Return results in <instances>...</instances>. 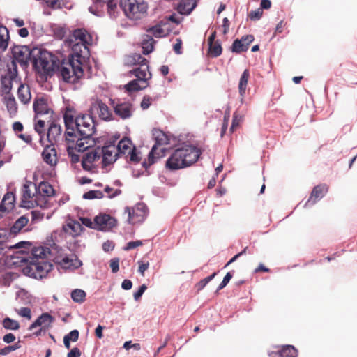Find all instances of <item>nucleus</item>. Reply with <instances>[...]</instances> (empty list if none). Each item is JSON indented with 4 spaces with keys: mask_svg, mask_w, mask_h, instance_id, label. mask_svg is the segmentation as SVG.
<instances>
[{
    "mask_svg": "<svg viewBox=\"0 0 357 357\" xmlns=\"http://www.w3.org/2000/svg\"><path fill=\"white\" fill-rule=\"evenodd\" d=\"M66 141L75 142L77 136L91 137L95 132V122L89 114H79L75 118L66 112L64 116Z\"/></svg>",
    "mask_w": 357,
    "mask_h": 357,
    "instance_id": "nucleus-1",
    "label": "nucleus"
},
{
    "mask_svg": "<svg viewBox=\"0 0 357 357\" xmlns=\"http://www.w3.org/2000/svg\"><path fill=\"white\" fill-rule=\"evenodd\" d=\"M88 59L85 55L72 52L68 60L59 63L58 71L62 79L69 84L78 83L84 76V68L87 66Z\"/></svg>",
    "mask_w": 357,
    "mask_h": 357,
    "instance_id": "nucleus-2",
    "label": "nucleus"
},
{
    "mask_svg": "<svg viewBox=\"0 0 357 357\" xmlns=\"http://www.w3.org/2000/svg\"><path fill=\"white\" fill-rule=\"evenodd\" d=\"M201 153L197 147L192 145L178 148L166 161V168L169 170H178L189 167L197 161Z\"/></svg>",
    "mask_w": 357,
    "mask_h": 357,
    "instance_id": "nucleus-3",
    "label": "nucleus"
},
{
    "mask_svg": "<svg viewBox=\"0 0 357 357\" xmlns=\"http://www.w3.org/2000/svg\"><path fill=\"white\" fill-rule=\"evenodd\" d=\"M60 61L52 53L38 48L33 49V68L39 73L48 75L58 70Z\"/></svg>",
    "mask_w": 357,
    "mask_h": 357,
    "instance_id": "nucleus-4",
    "label": "nucleus"
},
{
    "mask_svg": "<svg viewBox=\"0 0 357 357\" xmlns=\"http://www.w3.org/2000/svg\"><path fill=\"white\" fill-rule=\"evenodd\" d=\"M72 37L74 44L72 45V52L77 54L85 55L89 58L88 46L93 43L91 35L84 29H77L73 31ZM73 42V40H72Z\"/></svg>",
    "mask_w": 357,
    "mask_h": 357,
    "instance_id": "nucleus-5",
    "label": "nucleus"
},
{
    "mask_svg": "<svg viewBox=\"0 0 357 357\" xmlns=\"http://www.w3.org/2000/svg\"><path fill=\"white\" fill-rule=\"evenodd\" d=\"M120 7L125 15L132 20L142 18L148 9L147 3L144 0H121Z\"/></svg>",
    "mask_w": 357,
    "mask_h": 357,
    "instance_id": "nucleus-6",
    "label": "nucleus"
},
{
    "mask_svg": "<svg viewBox=\"0 0 357 357\" xmlns=\"http://www.w3.org/2000/svg\"><path fill=\"white\" fill-rule=\"evenodd\" d=\"M129 74L134 75L137 79L132 80L125 85V89L128 92L142 90L148 87V81L151 78V73H147V68L143 66L138 70H131Z\"/></svg>",
    "mask_w": 357,
    "mask_h": 357,
    "instance_id": "nucleus-7",
    "label": "nucleus"
},
{
    "mask_svg": "<svg viewBox=\"0 0 357 357\" xmlns=\"http://www.w3.org/2000/svg\"><path fill=\"white\" fill-rule=\"evenodd\" d=\"M153 137L155 140V144L152 147L149 156V165L155 162L154 158H161L164 155L165 148L164 145H167L169 143V139L167 135L162 130L158 129H154L153 130Z\"/></svg>",
    "mask_w": 357,
    "mask_h": 357,
    "instance_id": "nucleus-8",
    "label": "nucleus"
},
{
    "mask_svg": "<svg viewBox=\"0 0 357 357\" xmlns=\"http://www.w3.org/2000/svg\"><path fill=\"white\" fill-rule=\"evenodd\" d=\"M52 265L46 261H35L25 267L23 271L34 278H43L52 270Z\"/></svg>",
    "mask_w": 357,
    "mask_h": 357,
    "instance_id": "nucleus-9",
    "label": "nucleus"
},
{
    "mask_svg": "<svg viewBox=\"0 0 357 357\" xmlns=\"http://www.w3.org/2000/svg\"><path fill=\"white\" fill-rule=\"evenodd\" d=\"M33 107L36 118H45L47 123L54 120V112L49 105L46 98L43 97L36 98Z\"/></svg>",
    "mask_w": 357,
    "mask_h": 357,
    "instance_id": "nucleus-10",
    "label": "nucleus"
},
{
    "mask_svg": "<svg viewBox=\"0 0 357 357\" xmlns=\"http://www.w3.org/2000/svg\"><path fill=\"white\" fill-rule=\"evenodd\" d=\"M13 56V65L15 66V61L18 62L22 66L26 67L29 61H33V49L31 50L27 46H14L12 49Z\"/></svg>",
    "mask_w": 357,
    "mask_h": 357,
    "instance_id": "nucleus-11",
    "label": "nucleus"
},
{
    "mask_svg": "<svg viewBox=\"0 0 357 357\" xmlns=\"http://www.w3.org/2000/svg\"><path fill=\"white\" fill-rule=\"evenodd\" d=\"M91 115H98L99 118L104 121H110L112 119V113L108 106L100 99H92L90 109Z\"/></svg>",
    "mask_w": 357,
    "mask_h": 357,
    "instance_id": "nucleus-12",
    "label": "nucleus"
},
{
    "mask_svg": "<svg viewBox=\"0 0 357 357\" xmlns=\"http://www.w3.org/2000/svg\"><path fill=\"white\" fill-rule=\"evenodd\" d=\"M100 147L88 151L82 157V166L83 169L88 172H94L96 168V162L100 160Z\"/></svg>",
    "mask_w": 357,
    "mask_h": 357,
    "instance_id": "nucleus-13",
    "label": "nucleus"
},
{
    "mask_svg": "<svg viewBox=\"0 0 357 357\" xmlns=\"http://www.w3.org/2000/svg\"><path fill=\"white\" fill-rule=\"evenodd\" d=\"M128 215V221L131 224L142 222L147 215V208L144 204H138L134 208H125Z\"/></svg>",
    "mask_w": 357,
    "mask_h": 357,
    "instance_id": "nucleus-14",
    "label": "nucleus"
},
{
    "mask_svg": "<svg viewBox=\"0 0 357 357\" xmlns=\"http://www.w3.org/2000/svg\"><path fill=\"white\" fill-rule=\"evenodd\" d=\"M49 128L47 132V139L50 145H55L66 139L65 134L63 135V130L61 125L54 122V119L49 123Z\"/></svg>",
    "mask_w": 357,
    "mask_h": 357,
    "instance_id": "nucleus-15",
    "label": "nucleus"
},
{
    "mask_svg": "<svg viewBox=\"0 0 357 357\" xmlns=\"http://www.w3.org/2000/svg\"><path fill=\"white\" fill-rule=\"evenodd\" d=\"M111 105L112 106L116 115L122 119H126L131 117L132 114V105L129 102H120L110 99Z\"/></svg>",
    "mask_w": 357,
    "mask_h": 357,
    "instance_id": "nucleus-16",
    "label": "nucleus"
},
{
    "mask_svg": "<svg viewBox=\"0 0 357 357\" xmlns=\"http://www.w3.org/2000/svg\"><path fill=\"white\" fill-rule=\"evenodd\" d=\"M116 225V220L107 214H101L95 218V229L109 231Z\"/></svg>",
    "mask_w": 357,
    "mask_h": 357,
    "instance_id": "nucleus-17",
    "label": "nucleus"
},
{
    "mask_svg": "<svg viewBox=\"0 0 357 357\" xmlns=\"http://www.w3.org/2000/svg\"><path fill=\"white\" fill-rule=\"evenodd\" d=\"M54 321V318L50 314L47 312L43 313L34 322L30 325L29 330L32 331L34 328L40 326L41 328L36 333V335H38L40 334L43 328H49Z\"/></svg>",
    "mask_w": 357,
    "mask_h": 357,
    "instance_id": "nucleus-18",
    "label": "nucleus"
},
{
    "mask_svg": "<svg viewBox=\"0 0 357 357\" xmlns=\"http://www.w3.org/2000/svg\"><path fill=\"white\" fill-rule=\"evenodd\" d=\"M101 156L102 157V163L103 166H107L116 161L119 153L114 145L110 144L103 146L100 149Z\"/></svg>",
    "mask_w": 357,
    "mask_h": 357,
    "instance_id": "nucleus-19",
    "label": "nucleus"
},
{
    "mask_svg": "<svg viewBox=\"0 0 357 357\" xmlns=\"http://www.w3.org/2000/svg\"><path fill=\"white\" fill-rule=\"evenodd\" d=\"M42 158L45 162L50 167H54L58 162L56 150L54 145H46L42 152Z\"/></svg>",
    "mask_w": 357,
    "mask_h": 357,
    "instance_id": "nucleus-20",
    "label": "nucleus"
},
{
    "mask_svg": "<svg viewBox=\"0 0 357 357\" xmlns=\"http://www.w3.org/2000/svg\"><path fill=\"white\" fill-rule=\"evenodd\" d=\"M276 351H271L269 357H297L298 350L292 345H282L278 347Z\"/></svg>",
    "mask_w": 357,
    "mask_h": 357,
    "instance_id": "nucleus-21",
    "label": "nucleus"
},
{
    "mask_svg": "<svg viewBox=\"0 0 357 357\" xmlns=\"http://www.w3.org/2000/svg\"><path fill=\"white\" fill-rule=\"evenodd\" d=\"M82 229V224L74 220H69L63 225V231L72 237L80 235Z\"/></svg>",
    "mask_w": 357,
    "mask_h": 357,
    "instance_id": "nucleus-22",
    "label": "nucleus"
},
{
    "mask_svg": "<svg viewBox=\"0 0 357 357\" xmlns=\"http://www.w3.org/2000/svg\"><path fill=\"white\" fill-rule=\"evenodd\" d=\"M15 195L11 192H7L0 204V218H2L6 212L13 209L15 206Z\"/></svg>",
    "mask_w": 357,
    "mask_h": 357,
    "instance_id": "nucleus-23",
    "label": "nucleus"
},
{
    "mask_svg": "<svg viewBox=\"0 0 357 357\" xmlns=\"http://www.w3.org/2000/svg\"><path fill=\"white\" fill-rule=\"evenodd\" d=\"M126 63L129 66H137V67L132 70H138L143 66H146L147 68V73H150L147 59L139 54H133L128 56L126 59Z\"/></svg>",
    "mask_w": 357,
    "mask_h": 357,
    "instance_id": "nucleus-24",
    "label": "nucleus"
},
{
    "mask_svg": "<svg viewBox=\"0 0 357 357\" xmlns=\"http://www.w3.org/2000/svg\"><path fill=\"white\" fill-rule=\"evenodd\" d=\"M328 188L325 184H321L315 186L313 188L306 204H314L318 200L324 196V195L328 192Z\"/></svg>",
    "mask_w": 357,
    "mask_h": 357,
    "instance_id": "nucleus-25",
    "label": "nucleus"
},
{
    "mask_svg": "<svg viewBox=\"0 0 357 357\" xmlns=\"http://www.w3.org/2000/svg\"><path fill=\"white\" fill-rule=\"evenodd\" d=\"M12 128L16 136L24 142L26 144L31 145L32 144V137L27 133H23L24 126L20 121H15L12 124Z\"/></svg>",
    "mask_w": 357,
    "mask_h": 357,
    "instance_id": "nucleus-26",
    "label": "nucleus"
},
{
    "mask_svg": "<svg viewBox=\"0 0 357 357\" xmlns=\"http://www.w3.org/2000/svg\"><path fill=\"white\" fill-rule=\"evenodd\" d=\"M197 6L195 0H181L177 5V11L181 15H189Z\"/></svg>",
    "mask_w": 357,
    "mask_h": 357,
    "instance_id": "nucleus-27",
    "label": "nucleus"
},
{
    "mask_svg": "<svg viewBox=\"0 0 357 357\" xmlns=\"http://www.w3.org/2000/svg\"><path fill=\"white\" fill-rule=\"evenodd\" d=\"M58 263L63 268H77L82 265V262L75 255L64 257Z\"/></svg>",
    "mask_w": 357,
    "mask_h": 357,
    "instance_id": "nucleus-28",
    "label": "nucleus"
},
{
    "mask_svg": "<svg viewBox=\"0 0 357 357\" xmlns=\"http://www.w3.org/2000/svg\"><path fill=\"white\" fill-rule=\"evenodd\" d=\"M37 198L38 197L35 196L34 194L31 192L29 185H24L22 202L26 205V206H33L34 203L38 205L37 203Z\"/></svg>",
    "mask_w": 357,
    "mask_h": 357,
    "instance_id": "nucleus-29",
    "label": "nucleus"
},
{
    "mask_svg": "<svg viewBox=\"0 0 357 357\" xmlns=\"http://www.w3.org/2000/svg\"><path fill=\"white\" fill-rule=\"evenodd\" d=\"M76 142H74V148L77 152H84L88 150L89 147L93 144V141L91 137H84L83 136H77L75 138Z\"/></svg>",
    "mask_w": 357,
    "mask_h": 357,
    "instance_id": "nucleus-30",
    "label": "nucleus"
},
{
    "mask_svg": "<svg viewBox=\"0 0 357 357\" xmlns=\"http://www.w3.org/2000/svg\"><path fill=\"white\" fill-rule=\"evenodd\" d=\"M17 97L19 100L26 105L28 104L31 99V91L29 85L21 84L17 89Z\"/></svg>",
    "mask_w": 357,
    "mask_h": 357,
    "instance_id": "nucleus-31",
    "label": "nucleus"
},
{
    "mask_svg": "<svg viewBox=\"0 0 357 357\" xmlns=\"http://www.w3.org/2000/svg\"><path fill=\"white\" fill-rule=\"evenodd\" d=\"M29 222V218L26 215L20 217L10 227V232L12 234L16 235L20 232Z\"/></svg>",
    "mask_w": 357,
    "mask_h": 357,
    "instance_id": "nucleus-32",
    "label": "nucleus"
},
{
    "mask_svg": "<svg viewBox=\"0 0 357 357\" xmlns=\"http://www.w3.org/2000/svg\"><path fill=\"white\" fill-rule=\"evenodd\" d=\"M35 190L40 196L43 197H51L54 195V190L52 186L47 182H42L39 185L35 188Z\"/></svg>",
    "mask_w": 357,
    "mask_h": 357,
    "instance_id": "nucleus-33",
    "label": "nucleus"
},
{
    "mask_svg": "<svg viewBox=\"0 0 357 357\" xmlns=\"http://www.w3.org/2000/svg\"><path fill=\"white\" fill-rule=\"evenodd\" d=\"M9 38L10 36L8 29L3 25H0V53L6 50Z\"/></svg>",
    "mask_w": 357,
    "mask_h": 357,
    "instance_id": "nucleus-34",
    "label": "nucleus"
},
{
    "mask_svg": "<svg viewBox=\"0 0 357 357\" xmlns=\"http://www.w3.org/2000/svg\"><path fill=\"white\" fill-rule=\"evenodd\" d=\"M155 40L149 35H146L142 41V53L149 54L152 52L154 49Z\"/></svg>",
    "mask_w": 357,
    "mask_h": 357,
    "instance_id": "nucleus-35",
    "label": "nucleus"
},
{
    "mask_svg": "<svg viewBox=\"0 0 357 357\" xmlns=\"http://www.w3.org/2000/svg\"><path fill=\"white\" fill-rule=\"evenodd\" d=\"M116 148L119 155L126 153L128 154L129 151L132 149V142L128 138L124 137L119 141Z\"/></svg>",
    "mask_w": 357,
    "mask_h": 357,
    "instance_id": "nucleus-36",
    "label": "nucleus"
},
{
    "mask_svg": "<svg viewBox=\"0 0 357 357\" xmlns=\"http://www.w3.org/2000/svg\"><path fill=\"white\" fill-rule=\"evenodd\" d=\"M3 102L6 105L8 112L10 114H15L17 112V105L14 96L11 94L6 95Z\"/></svg>",
    "mask_w": 357,
    "mask_h": 357,
    "instance_id": "nucleus-37",
    "label": "nucleus"
},
{
    "mask_svg": "<svg viewBox=\"0 0 357 357\" xmlns=\"http://www.w3.org/2000/svg\"><path fill=\"white\" fill-rule=\"evenodd\" d=\"M34 121V130L40 135V140L42 142L43 137L45 135V127L47 120H45V118H36V116H35Z\"/></svg>",
    "mask_w": 357,
    "mask_h": 357,
    "instance_id": "nucleus-38",
    "label": "nucleus"
},
{
    "mask_svg": "<svg viewBox=\"0 0 357 357\" xmlns=\"http://www.w3.org/2000/svg\"><path fill=\"white\" fill-rule=\"evenodd\" d=\"M249 77H250V72L248 69H245L241 76L239 84H238L239 93L241 96H243L245 94V91H246Z\"/></svg>",
    "mask_w": 357,
    "mask_h": 357,
    "instance_id": "nucleus-39",
    "label": "nucleus"
},
{
    "mask_svg": "<svg viewBox=\"0 0 357 357\" xmlns=\"http://www.w3.org/2000/svg\"><path fill=\"white\" fill-rule=\"evenodd\" d=\"M48 253H50L48 248L38 247L32 250V255L36 259V261H45V258Z\"/></svg>",
    "mask_w": 357,
    "mask_h": 357,
    "instance_id": "nucleus-40",
    "label": "nucleus"
},
{
    "mask_svg": "<svg viewBox=\"0 0 357 357\" xmlns=\"http://www.w3.org/2000/svg\"><path fill=\"white\" fill-rule=\"evenodd\" d=\"M208 54L211 57H218L219 56L222 52V48L220 43L218 40L216 42L208 43Z\"/></svg>",
    "mask_w": 357,
    "mask_h": 357,
    "instance_id": "nucleus-41",
    "label": "nucleus"
},
{
    "mask_svg": "<svg viewBox=\"0 0 357 357\" xmlns=\"http://www.w3.org/2000/svg\"><path fill=\"white\" fill-rule=\"evenodd\" d=\"M67 142V152L70 158L72 163H77L79 161V155L76 153L77 150L74 148V142L66 141Z\"/></svg>",
    "mask_w": 357,
    "mask_h": 357,
    "instance_id": "nucleus-42",
    "label": "nucleus"
},
{
    "mask_svg": "<svg viewBox=\"0 0 357 357\" xmlns=\"http://www.w3.org/2000/svg\"><path fill=\"white\" fill-rule=\"evenodd\" d=\"M2 326L6 330L16 331L20 327V323L10 317H6L2 321Z\"/></svg>",
    "mask_w": 357,
    "mask_h": 357,
    "instance_id": "nucleus-43",
    "label": "nucleus"
},
{
    "mask_svg": "<svg viewBox=\"0 0 357 357\" xmlns=\"http://www.w3.org/2000/svg\"><path fill=\"white\" fill-rule=\"evenodd\" d=\"M15 80V77L13 75L10 77H3L1 79L2 90L6 95L10 94V91L12 89V82Z\"/></svg>",
    "mask_w": 357,
    "mask_h": 357,
    "instance_id": "nucleus-44",
    "label": "nucleus"
},
{
    "mask_svg": "<svg viewBox=\"0 0 357 357\" xmlns=\"http://www.w3.org/2000/svg\"><path fill=\"white\" fill-rule=\"evenodd\" d=\"M71 298L75 303H82L86 299V292L84 290L76 289L71 292Z\"/></svg>",
    "mask_w": 357,
    "mask_h": 357,
    "instance_id": "nucleus-45",
    "label": "nucleus"
},
{
    "mask_svg": "<svg viewBox=\"0 0 357 357\" xmlns=\"http://www.w3.org/2000/svg\"><path fill=\"white\" fill-rule=\"evenodd\" d=\"M96 2L107 3V10L109 15L112 16L115 14L117 8V0H96Z\"/></svg>",
    "mask_w": 357,
    "mask_h": 357,
    "instance_id": "nucleus-46",
    "label": "nucleus"
},
{
    "mask_svg": "<svg viewBox=\"0 0 357 357\" xmlns=\"http://www.w3.org/2000/svg\"><path fill=\"white\" fill-rule=\"evenodd\" d=\"M232 52L236 53H241L248 50V47L245 45L241 40L236 39L234 41L231 47Z\"/></svg>",
    "mask_w": 357,
    "mask_h": 357,
    "instance_id": "nucleus-47",
    "label": "nucleus"
},
{
    "mask_svg": "<svg viewBox=\"0 0 357 357\" xmlns=\"http://www.w3.org/2000/svg\"><path fill=\"white\" fill-rule=\"evenodd\" d=\"M103 192L100 190H90L83 195V198L86 199H102Z\"/></svg>",
    "mask_w": 357,
    "mask_h": 357,
    "instance_id": "nucleus-48",
    "label": "nucleus"
},
{
    "mask_svg": "<svg viewBox=\"0 0 357 357\" xmlns=\"http://www.w3.org/2000/svg\"><path fill=\"white\" fill-rule=\"evenodd\" d=\"M159 97V96H156L155 97H151L149 95L144 96L141 102V107L143 109H147L151 105L152 102L158 100Z\"/></svg>",
    "mask_w": 357,
    "mask_h": 357,
    "instance_id": "nucleus-49",
    "label": "nucleus"
},
{
    "mask_svg": "<svg viewBox=\"0 0 357 357\" xmlns=\"http://www.w3.org/2000/svg\"><path fill=\"white\" fill-rule=\"evenodd\" d=\"M243 121V116L238 114V112H235L233 114V119L231 126L230 128L231 131H234Z\"/></svg>",
    "mask_w": 357,
    "mask_h": 357,
    "instance_id": "nucleus-50",
    "label": "nucleus"
},
{
    "mask_svg": "<svg viewBox=\"0 0 357 357\" xmlns=\"http://www.w3.org/2000/svg\"><path fill=\"white\" fill-rule=\"evenodd\" d=\"M149 32L151 33L155 37L160 38L165 36L164 29L161 25H155L152 26L148 30Z\"/></svg>",
    "mask_w": 357,
    "mask_h": 357,
    "instance_id": "nucleus-51",
    "label": "nucleus"
},
{
    "mask_svg": "<svg viewBox=\"0 0 357 357\" xmlns=\"http://www.w3.org/2000/svg\"><path fill=\"white\" fill-rule=\"evenodd\" d=\"M104 191L107 193V197L109 199L114 198L121 194V190L114 189L108 185L105 188Z\"/></svg>",
    "mask_w": 357,
    "mask_h": 357,
    "instance_id": "nucleus-52",
    "label": "nucleus"
},
{
    "mask_svg": "<svg viewBox=\"0 0 357 357\" xmlns=\"http://www.w3.org/2000/svg\"><path fill=\"white\" fill-rule=\"evenodd\" d=\"M216 273H213L212 275L204 278L203 280H200L197 284L196 287L197 288L198 291L202 290L205 287V286L211 281L212 280L215 276L216 275Z\"/></svg>",
    "mask_w": 357,
    "mask_h": 357,
    "instance_id": "nucleus-53",
    "label": "nucleus"
},
{
    "mask_svg": "<svg viewBox=\"0 0 357 357\" xmlns=\"http://www.w3.org/2000/svg\"><path fill=\"white\" fill-rule=\"evenodd\" d=\"M15 312L20 317L26 318L28 320L31 319V311L29 307H21L20 309H15Z\"/></svg>",
    "mask_w": 357,
    "mask_h": 357,
    "instance_id": "nucleus-54",
    "label": "nucleus"
},
{
    "mask_svg": "<svg viewBox=\"0 0 357 357\" xmlns=\"http://www.w3.org/2000/svg\"><path fill=\"white\" fill-rule=\"evenodd\" d=\"M128 155L130 160L132 162H138L141 160V158L139 156V153L137 152L135 146H132V149L129 151Z\"/></svg>",
    "mask_w": 357,
    "mask_h": 357,
    "instance_id": "nucleus-55",
    "label": "nucleus"
},
{
    "mask_svg": "<svg viewBox=\"0 0 357 357\" xmlns=\"http://www.w3.org/2000/svg\"><path fill=\"white\" fill-rule=\"evenodd\" d=\"M262 15L263 10L259 8L257 10L250 11L248 16L252 20H258L261 17Z\"/></svg>",
    "mask_w": 357,
    "mask_h": 357,
    "instance_id": "nucleus-56",
    "label": "nucleus"
},
{
    "mask_svg": "<svg viewBox=\"0 0 357 357\" xmlns=\"http://www.w3.org/2000/svg\"><path fill=\"white\" fill-rule=\"evenodd\" d=\"M31 220L33 222L40 221L44 218V213L40 211L34 210L31 212Z\"/></svg>",
    "mask_w": 357,
    "mask_h": 357,
    "instance_id": "nucleus-57",
    "label": "nucleus"
},
{
    "mask_svg": "<svg viewBox=\"0 0 357 357\" xmlns=\"http://www.w3.org/2000/svg\"><path fill=\"white\" fill-rule=\"evenodd\" d=\"M231 278H232V274L230 272H228L226 274V275L224 277L222 282L218 287V291L225 287Z\"/></svg>",
    "mask_w": 357,
    "mask_h": 357,
    "instance_id": "nucleus-58",
    "label": "nucleus"
},
{
    "mask_svg": "<svg viewBox=\"0 0 357 357\" xmlns=\"http://www.w3.org/2000/svg\"><path fill=\"white\" fill-rule=\"evenodd\" d=\"M138 264H139V269H138V271L139 272V273L144 276V272L149 268V263L147 261L146 263H144V261H138Z\"/></svg>",
    "mask_w": 357,
    "mask_h": 357,
    "instance_id": "nucleus-59",
    "label": "nucleus"
},
{
    "mask_svg": "<svg viewBox=\"0 0 357 357\" xmlns=\"http://www.w3.org/2000/svg\"><path fill=\"white\" fill-rule=\"evenodd\" d=\"M146 289H147V287L146 286V284L141 285L139 287V289L137 290V291L135 292L133 294L135 300L138 301L140 298V297L142 296L144 292L146 291Z\"/></svg>",
    "mask_w": 357,
    "mask_h": 357,
    "instance_id": "nucleus-60",
    "label": "nucleus"
},
{
    "mask_svg": "<svg viewBox=\"0 0 357 357\" xmlns=\"http://www.w3.org/2000/svg\"><path fill=\"white\" fill-rule=\"evenodd\" d=\"M79 331L76 329L71 331L65 337H68V340L73 342H76L79 338Z\"/></svg>",
    "mask_w": 357,
    "mask_h": 357,
    "instance_id": "nucleus-61",
    "label": "nucleus"
},
{
    "mask_svg": "<svg viewBox=\"0 0 357 357\" xmlns=\"http://www.w3.org/2000/svg\"><path fill=\"white\" fill-rule=\"evenodd\" d=\"M110 268L113 273H116L119 269V260L117 258H114L110 261Z\"/></svg>",
    "mask_w": 357,
    "mask_h": 357,
    "instance_id": "nucleus-62",
    "label": "nucleus"
},
{
    "mask_svg": "<svg viewBox=\"0 0 357 357\" xmlns=\"http://www.w3.org/2000/svg\"><path fill=\"white\" fill-rule=\"evenodd\" d=\"M239 40H241L248 48L250 43L254 40V36L252 35L243 36Z\"/></svg>",
    "mask_w": 357,
    "mask_h": 357,
    "instance_id": "nucleus-63",
    "label": "nucleus"
},
{
    "mask_svg": "<svg viewBox=\"0 0 357 357\" xmlns=\"http://www.w3.org/2000/svg\"><path fill=\"white\" fill-rule=\"evenodd\" d=\"M81 351L77 347L73 348L67 354V357H80Z\"/></svg>",
    "mask_w": 357,
    "mask_h": 357,
    "instance_id": "nucleus-64",
    "label": "nucleus"
}]
</instances>
